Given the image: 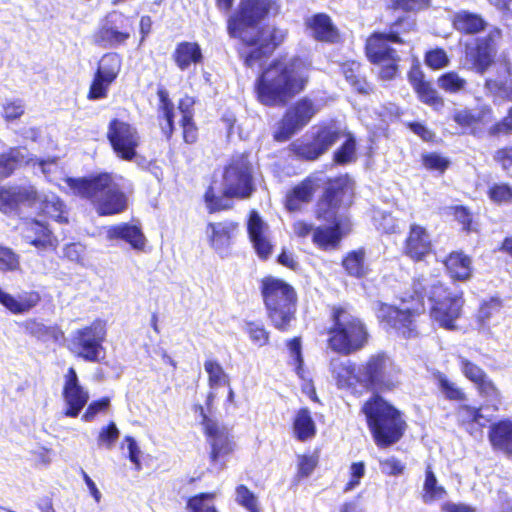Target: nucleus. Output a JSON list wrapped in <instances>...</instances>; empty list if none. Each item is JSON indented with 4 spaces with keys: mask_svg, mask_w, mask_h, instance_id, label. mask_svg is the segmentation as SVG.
<instances>
[{
    "mask_svg": "<svg viewBox=\"0 0 512 512\" xmlns=\"http://www.w3.org/2000/svg\"><path fill=\"white\" fill-rule=\"evenodd\" d=\"M63 399L66 404L64 415L75 418L89 400V392L80 385L76 370L70 367L64 375Z\"/></svg>",
    "mask_w": 512,
    "mask_h": 512,
    "instance_id": "obj_20",
    "label": "nucleus"
},
{
    "mask_svg": "<svg viewBox=\"0 0 512 512\" xmlns=\"http://www.w3.org/2000/svg\"><path fill=\"white\" fill-rule=\"evenodd\" d=\"M247 229L258 256L263 259L268 258L272 250L267 236L268 226L256 211L250 213Z\"/></svg>",
    "mask_w": 512,
    "mask_h": 512,
    "instance_id": "obj_26",
    "label": "nucleus"
},
{
    "mask_svg": "<svg viewBox=\"0 0 512 512\" xmlns=\"http://www.w3.org/2000/svg\"><path fill=\"white\" fill-rule=\"evenodd\" d=\"M332 319L333 326L329 329L328 345L333 351L349 355L364 347L368 333L359 318L344 308L335 307Z\"/></svg>",
    "mask_w": 512,
    "mask_h": 512,
    "instance_id": "obj_7",
    "label": "nucleus"
},
{
    "mask_svg": "<svg viewBox=\"0 0 512 512\" xmlns=\"http://www.w3.org/2000/svg\"><path fill=\"white\" fill-rule=\"evenodd\" d=\"M340 136L341 131L338 128L324 127L317 132L311 142L293 144V151L301 158L315 160L335 144Z\"/></svg>",
    "mask_w": 512,
    "mask_h": 512,
    "instance_id": "obj_21",
    "label": "nucleus"
},
{
    "mask_svg": "<svg viewBox=\"0 0 512 512\" xmlns=\"http://www.w3.org/2000/svg\"><path fill=\"white\" fill-rule=\"evenodd\" d=\"M3 117L6 121L20 118L25 112V105L21 99H6L3 104Z\"/></svg>",
    "mask_w": 512,
    "mask_h": 512,
    "instance_id": "obj_56",
    "label": "nucleus"
},
{
    "mask_svg": "<svg viewBox=\"0 0 512 512\" xmlns=\"http://www.w3.org/2000/svg\"><path fill=\"white\" fill-rule=\"evenodd\" d=\"M20 270V257L10 248L0 246V271L13 272Z\"/></svg>",
    "mask_w": 512,
    "mask_h": 512,
    "instance_id": "obj_55",
    "label": "nucleus"
},
{
    "mask_svg": "<svg viewBox=\"0 0 512 512\" xmlns=\"http://www.w3.org/2000/svg\"><path fill=\"white\" fill-rule=\"evenodd\" d=\"M313 36L321 41L333 42L337 38V31L330 18L324 14L315 15L309 22Z\"/></svg>",
    "mask_w": 512,
    "mask_h": 512,
    "instance_id": "obj_43",
    "label": "nucleus"
},
{
    "mask_svg": "<svg viewBox=\"0 0 512 512\" xmlns=\"http://www.w3.org/2000/svg\"><path fill=\"white\" fill-rule=\"evenodd\" d=\"M444 264L453 279L467 280L471 276V259L461 252L451 253Z\"/></svg>",
    "mask_w": 512,
    "mask_h": 512,
    "instance_id": "obj_36",
    "label": "nucleus"
},
{
    "mask_svg": "<svg viewBox=\"0 0 512 512\" xmlns=\"http://www.w3.org/2000/svg\"><path fill=\"white\" fill-rule=\"evenodd\" d=\"M308 65L301 59L273 61L256 82L259 101L266 106L285 105L308 81Z\"/></svg>",
    "mask_w": 512,
    "mask_h": 512,
    "instance_id": "obj_2",
    "label": "nucleus"
},
{
    "mask_svg": "<svg viewBox=\"0 0 512 512\" xmlns=\"http://www.w3.org/2000/svg\"><path fill=\"white\" fill-rule=\"evenodd\" d=\"M316 191V184L311 178H307L295 186L286 196L285 206L291 211H299L302 205L309 203Z\"/></svg>",
    "mask_w": 512,
    "mask_h": 512,
    "instance_id": "obj_33",
    "label": "nucleus"
},
{
    "mask_svg": "<svg viewBox=\"0 0 512 512\" xmlns=\"http://www.w3.org/2000/svg\"><path fill=\"white\" fill-rule=\"evenodd\" d=\"M252 168L247 157L239 156L225 168L222 193L225 198L247 199L254 192Z\"/></svg>",
    "mask_w": 512,
    "mask_h": 512,
    "instance_id": "obj_11",
    "label": "nucleus"
},
{
    "mask_svg": "<svg viewBox=\"0 0 512 512\" xmlns=\"http://www.w3.org/2000/svg\"><path fill=\"white\" fill-rule=\"evenodd\" d=\"M453 25L461 33L476 34L486 28L487 22L477 13L461 10L454 14Z\"/></svg>",
    "mask_w": 512,
    "mask_h": 512,
    "instance_id": "obj_34",
    "label": "nucleus"
},
{
    "mask_svg": "<svg viewBox=\"0 0 512 512\" xmlns=\"http://www.w3.org/2000/svg\"><path fill=\"white\" fill-rule=\"evenodd\" d=\"M23 327L25 332L44 342H56L62 337V332L57 327L47 326L34 319L26 320Z\"/></svg>",
    "mask_w": 512,
    "mask_h": 512,
    "instance_id": "obj_42",
    "label": "nucleus"
},
{
    "mask_svg": "<svg viewBox=\"0 0 512 512\" xmlns=\"http://www.w3.org/2000/svg\"><path fill=\"white\" fill-rule=\"evenodd\" d=\"M489 439L493 447L507 453H512V421L503 420L492 425Z\"/></svg>",
    "mask_w": 512,
    "mask_h": 512,
    "instance_id": "obj_35",
    "label": "nucleus"
},
{
    "mask_svg": "<svg viewBox=\"0 0 512 512\" xmlns=\"http://www.w3.org/2000/svg\"><path fill=\"white\" fill-rule=\"evenodd\" d=\"M121 70V58L115 53H107L98 63L95 75L113 83Z\"/></svg>",
    "mask_w": 512,
    "mask_h": 512,
    "instance_id": "obj_44",
    "label": "nucleus"
},
{
    "mask_svg": "<svg viewBox=\"0 0 512 512\" xmlns=\"http://www.w3.org/2000/svg\"><path fill=\"white\" fill-rule=\"evenodd\" d=\"M431 238L426 229L413 224L406 239L405 253L414 260H421L431 251Z\"/></svg>",
    "mask_w": 512,
    "mask_h": 512,
    "instance_id": "obj_28",
    "label": "nucleus"
},
{
    "mask_svg": "<svg viewBox=\"0 0 512 512\" xmlns=\"http://www.w3.org/2000/svg\"><path fill=\"white\" fill-rule=\"evenodd\" d=\"M495 79L489 78L485 82V90L494 102L512 101V64L501 63ZM489 134L493 136L512 134V107L501 121L489 128Z\"/></svg>",
    "mask_w": 512,
    "mask_h": 512,
    "instance_id": "obj_10",
    "label": "nucleus"
},
{
    "mask_svg": "<svg viewBox=\"0 0 512 512\" xmlns=\"http://www.w3.org/2000/svg\"><path fill=\"white\" fill-rule=\"evenodd\" d=\"M500 38L501 31L493 28L486 36L479 37L473 44L466 46V58L478 73L486 72L494 62Z\"/></svg>",
    "mask_w": 512,
    "mask_h": 512,
    "instance_id": "obj_18",
    "label": "nucleus"
},
{
    "mask_svg": "<svg viewBox=\"0 0 512 512\" xmlns=\"http://www.w3.org/2000/svg\"><path fill=\"white\" fill-rule=\"evenodd\" d=\"M20 205L29 206L56 222L67 223V210L54 193L39 194L33 186L0 188V211L16 213Z\"/></svg>",
    "mask_w": 512,
    "mask_h": 512,
    "instance_id": "obj_4",
    "label": "nucleus"
},
{
    "mask_svg": "<svg viewBox=\"0 0 512 512\" xmlns=\"http://www.w3.org/2000/svg\"><path fill=\"white\" fill-rule=\"evenodd\" d=\"M456 416L458 423L472 436L482 435V429L491 421V417L483 413V407L460 405Z\"/></svg>",
    "mask_w": 512,
    "mask_h": 512,
    "instance_id": "obj_27",
    "label": "nucleus"
},
{
    "mask_svg": "<svg viewBox=\"0 0 512 512\" xmlns=\"http://www.w3.org/2000/svg\"><path fill=\"white\" fill-rule=\"evenodd\" d=\"M158 97L160 100L159 106V117L162 119L160 122L161 129L163 133L169 138L172 135L174 126V117L176 115V111L172 102L169 99L168 92L166 90H159Z\"/></svg>",
    "mask_w": 512,
    "mask_h": 512,
    "instance_id": "obj_40",
    "label": "nucleus"
},
{
    "mask_svg": "<svg viewBox=\"0 0 512 512\" xmlns=\"http://www.w3.org/2000/svg\"><path fill=\"white\" fill-rule=\"evenodd\" d=\"M318 464V457L314 454H304L297 456V473L296 478L301 480L309 477Z\"/></svg>",
    "mask_w": 512,
    "mask_h": 512,
    "instance_id": "obj_53",
    "label": "nucleus"
},
{
    "mask_svg": "<svg viewBox=\"0 0 512 512\" xmlns=\"http://www.w3.org/2000/svg\"><path fill=\"white\" fill-rule=\"evenodd\" d=\"M261 291L272 324L278 330H287L296 312L293 287L281 279L266 277L261 282Z\"/></svg>",
    "mask_w": 512,
    "mask_h": 512,
    "instance_id": "obj_6",
    "label": "nucleus"
},
{
    "mask_svg": "<svg viewBox=\"0 0 512 512\" xmlns=\"http://www.w3.org/2000/svg\"><path fill=\"white\" fill-rule=\"evenodd\" d=\"M459 367L464 374V376L469 379L471 382H473L475 385L480 383L483 379H485L487 376L485 372L476 364L469 361L467 358L459 355L457 357Z\"/></svg>",
    "mask_w": 512,
    "mask_h": 512,
    "instance_id": "obj_50",
    "label": "nucleus"
},
{
    "mask_svg": "<svg viewBox=\"0 0 512 512\" xmlns=\"http://www.w3.org/2000/svg\"><path fill=\"white\" fill-rule=\"evenodd\" d=\"M272 4V0H242L239 12L228 21L229 35L251 42V31L268 14Z\"/></svg>",
    "mask_w": 512,
    "mask_h": 512,
    "instance_id": "obj_9",
    "label": "nucleus"
},
{
    "mask_svg": "<svg viewBox=\"0 0 512 512\" xmlns=\"http://www.w3.org/2000/svg\"><path fill=\"white\" fill-rule=\"evenodd\" d=\"M106 333V323L97 319L72 331L67 339V348L76 357L88 362H98L103 352Z\"/></svg>",
    "mask_w": 512,
    "mask_h": 512,
    "instance_id": "obj_8",
    "label": "nucleus"
},
{
    "mask_svg": "<svg viewBox=\"0 0 512 512\" xmlns=\"http://www.w3.org/2000/svg\"><path fill=\"white\" fill-rule=\"evenodd\" d=\"M112 83L94 75L93 81L88 91V99L100 100L107 97L109 87Z\"/></svg>",
    "mask_w": 512,
    "mask_h": 512,
    "instance_id": "obj_59",
    "label": "nucleus"
},
{
    "mask_svg": "<svg viewBox=\"0 0 512 512\" xmlns=\"http://www.w3.org/2000/svg\"><path fill=\"white\" fill-rule=\"evenodd\" d=\"M204 369L208 374V383L211 389L229 386V377L219 362L208 359L204 362Z\"/></svg>",
    "mask_w": 512,
    "mask_h": 512,
    "instance_id": "obj_45",
    "label": "nucleus"
},
{
    "mask_svg": "<svg viewBox=\"0 0 512 512\" xmlns=\"http://www.w3.org/2000/svg\"><path fill=\"white\" fill-rule=\"evenodd\" d=\"M437 381L442 393H444L448 399H465V393L454 382H451L444 374H439L437 376Z\"/></svg>",
    "mask_w": 512,
    "mask_h": 512,
    "instance_id": "obj_57",
    "label": "nucleus"
},
{
    "mask_svg": "<svg viewBox=\"0 0 512 512\" xmlns=\"http://www.w3.org/2000/svg\"><path fill=\"white\" fill-rule=\"evenodd\" d=\"M362 411L377 446L388 447L400 440L406 428L400 411L379 396L367 401Z\"/></svg>",
    "mask_w": 512,
    "mask_h": 512,
    "instance_id": "obj_5",
    "label": "nucleus"
},
{
    "mask_svg": "<svg viewBox=\"0 0 512 512\" xmlns=\"http://www.w3.org/2000/svg\"><path fill=\"white\" fill-rule=\"evenodd\" d=\"M217 493H200L188 501V507L192 512H217L214 499Z\"/></svg>",
    "mask_w": 512,
    "mask_h": 512,
    "instance_id": "obj_48",
    "label": "nucleus"
},
{
    "mask_svg": "<svg viewBox=\"0 0 512 512\" xmlns=\"http://www.w3.org/2000/svg\"><path fill=\"white\" fill-rule=\"evenodd\" d=\"M252 41L243 42L249 51L243 52L245 64L248 67L261 65L263 58L268 57L274 49L280 45L286 38V30L276 27H264L262 29L255 28L251 31Z\"/></svg>",
    "mask_w": 512,
    "mask_h": 512,
    "instance_id": "obj_15",
    "label": "nucleus"
},
{
    "mask_svg": "<svg viewBox=\"0 0 512 512\" xmlns=\"http://www.w3.org/2000/svg\"><path fill=\"white\" fill-rule=\"evenodd\" d=\"M31 162L34 160L29 158L27 150L22 148L12 149L9 153L0 155V179L9 176L18 165Z\"/></svg>",
    "mask_w": 512,
    "mask_h": 512,
    "instance_id": "obj_39",
    "label": "nucleus"
},
{
    "mask_svg": "<svg viewBox=\"0 0 512 512\" xmlns=\"http://www.w3.org/2000/svg\"><path fill=\"white\" fill-rule=\"evenodd\" d=\"M415 91L419 99L423 103L430 105L437 110L443 107V99L438 95L437 91L433 89L428 82L418 87Z\"/></svg>",
    "mask_w": 512,
    "mask_h": 512,
    "instance_id": "obj_51",
    "label": "nucleus"
},
{
    "mask_svg": "<svg viewBox=\"0 0 512 512\" xmlns=\"http://www.w3.org/2000/svg\"><path fill=\"white\" fill-rule=\"evenodd\" d=\"M362 368V383L365 389L390 390L399 382V370L385 354L379 353L371 356L366 364L362 365Z\"/></svg>",
    "mask_w": 512,
    "mask_h": 512,
    "instance_id": "obj_14",
    "label": "nucleus"
},
{
    "mask_svg": "<svg viewBox=\"0 0 512 512\" xmlns=\"http://www.w3.org/2000/svg\"><path fill=\"white\" fill-rule=\"evenodd\" d=\"M40 300V294L36 291H24L15 297L0 287V303L13 314L29 312Z\"/></svg>",
    "mask_w": 512,
    "mask_h": 512,
    "instance_id": "obj_29",
    "label": "nucleus"
},
{
    "mask_svg": "<svg viewBox=\"0 0 512 512\" xmlns=\"http://www.w3.org/2000/svg\"><path fill=\"white\" fill-rule=\"evenodd\" d=\"M397 33H374L366 43V54L369 60L382 66L380 76L383 79H392L397 73L399 56L390 44L400 43Z\"/></svg>",
    "mask_w": 512,
    "mask_h": 512,
    "instance_id": "obj_12",
    "label": "nucleus"
},
{
    "mask_svg": "<svg viewBox=\"0 0 512 512\" xmlns=\"http://www.w3.org/2000/svg\"><path fill=\"white\" fill-rule=\"evenodd\" d=\"M381 472L390 475L398 476L403 473L405 465L395 457H389L379 461Z\"/></svg>",
    "mask_w": 512,
    "mask_h": 512,
    "instance_id": "obj_64",
    "label": "nucleus"
},
{
    "mask_svg": "<svg viewBox=\"0 0 512 512\" xmlns=\"http://www.w3.org/2000/svg\"><path fill=\"white\" fill-rule=\"evenodd\" d=\"M120 432L114 422H111L106 427H103L98 436L99 445H104L106 448L111 449L117 439L119 438Z\"/></svg>",
    "mask_w": 512,
    "mask_h": 512,
    "instance_id": "obj_60",
    "label": "nucleus"
},
{
    "mask_svg": "<svg viewBox=\"0 0 512 512\" xmlns=\"http://www.w3.org/2000/svg\"><path fill=\"white\" fill-rule=\"evenodd\" d=\"M438 86L448 93H458L464 90L466 80L456 72H448L438 78Z\"/></svg>",
    "mask_w": 512,
    "mask_h": 512,
    "instance_id": "obj_49",
    "label": "nucleus"
},
{
    "mask_svg": "<svg viewBox=\"0 0 512 512\" xmlns=\"http://www.w3.org/2000/svg\"><path fill=\"white\" fill-rule=\"evenodd\" d=\"M343 266L349 275L354 277H363L367 273L365 266V252L360 249L353 251L343 260Z\"/></svg>",
    "mask_w": 512,
    "mask_h": 512,
    "instance_id": "obj_47",
    "label": "nucleus"
},
{
    "mask_svg": "<svg viewBox=\"0 0 512 512\" xmlns=\"http://www.w3.org/2000/svg\"><path fill=\"white\" fill-rule=\"evenodd\" d=\"M26 242L40 250H54L57 247V238L50 229L40 221L31 220L25 223L22 230Z\"/></svg>",
    "mask_w": 512,
    "mask_h": 512,
    "instance_id": "obj_25",
    "label": "nucleus"
},
{
    "mask_svg": "<svg viewBox=\"0 0 512 512\" xmlns=\"http://www.w3.org/2000/svg\"><path fill=\"white\" fill-rule=\"evenodd\" d=\"M107 138L119 158L126 161L134 159L140 144V136L135 127L125 121L113 119L108 126Z\"/></svg>",
    "mask_w": 512,
    "mask_h": 512,
    "instance_id": "obj_16",
    "label": "nucleus"
},
{
    "mask_svg": "<svg viewBox=\"0 0 512 512\" xmlns=\"http://www.w3.org/2000/svg\"><path fill=\"white\" fill-rule=\"evenodd\" d=\"M347 230L348 225L340 228L335 224L333 227H318L314 230L313 242L320 248H333L339 243L343 233Z\"/></svg>",
    "mask_w": 512,
    "mask_h": 512,
    "instance_id": "obj_38",
    "label": "nucleus"
},
{
    "mask_svg": "<svg viewBox=\"0 0 512 512\" xmlns=\"http://www.w3.org/2000/svg\"><path fill=\"white\" fill-rule=\"evenodd\" d=\"M489 197L496 203H506L512 200V187L506 184H495L489 190Z\"/></svg>",
    "mask_w": 512,
    "mask_h": 512,
    "instance_id": "obj_63",
    "label": "nucleus"
},
{
    "mask_svg": "<svg viewBox=\"0 0 512 512\" xmlns=\"http://www.w3.org/2000/svg\"><path fill=\"white\" fill-rule=\"evenodd\" d=\"M202 417L201 424L207 441L211 446L210 458L213 463H217L220 459L225 458L234 450V442L229 434V430L218 423V421L208 417L201 405L195 407Z\"/></svg>",
    "mask_w": 512,
    "mask_h": 512,
    "instance_id": "obj_17",
    "label": "nucleus"
},
{
    "mask_svg": "<svg viewBox=\"0 0 512 512\" xmlns=\"http://www.w3.org/2000/svg\"><path fill=\"white\" fill-rule=\"evenodd\" d=\"M106 237L109 240H123L136 250H143L146 245V238L141 229L128 223L109 226L106 230Z\"/></svg>",
    "mask_w": 512,
    "mask_h": 512,
    "instance_id": "obj_30",
    "label": "nucleus"
},
{
    "mask_svg": "<svg viewBox=\"0 0 512 512\" xmlns=\"http://www.w3.org/2000/svg\"><path fill=\"white\" fill-rule=\"evenodd\" d=\"M66 183L75 195L91 200L100 215H113L126 209L127 198L116 177L109 173L88 178H67Z\"/></svg>",
    "mask_w": 512,
    "mask_h": 512,
    "instance_id": "obj_3",
    "label": "nucleus"
},
{
    "mask_svg": "<svg viewBox=\"0 0 512 512\" xmlns=\"http://www.w3.org/2000/svg\"><path fill=\"white\" fill-rule=\"evenodd\" d=\"M351 193L349 180L340 179L332 183L317 204V217L332 222L338 228L344 227L346 223L341 207L350 203Z\"/></svg>",
    "mask_w": 512,
    "mask_h": 512,
    "instance_id": "obj_13",
    "label": "nucleus"
},
{
    "mask_svg": "<svg viewBox=\"0 0 512 512\" xmlns=\"http://www.w3.org/2000/svg\"><path fill=\"white\" fill-rule=\"evenodd\" d=\"M236 502L249 512H260L257 497L244 485L236 488Z\"/></svg>",
    "mask_w": 512,
    "mask_h": 512,
    "instance_id": "obj_52",
    "label": "nucleus"
},
{
    "mask_svg": "<svg viewBox=\"0 0 512 512\" xmlns=\"http://www.w3.org/2000/svg\"><path fill=\"white\" fill-rule=\"evenodd\" d=\"M360 64L357 62L345 63L342 66L343 74L351 86L359 93L367 94L370 91L369 84L360 76Z\"/></svg>",
    "mask_w": 512,
    "mask_h": 512,
    "instance_id": "obj_46",
    "label": "nucleus"
},
{
    "mask_svg": "<svg viewBox=\"0 0 512 512\" xmlns=\"http://www.w3.org/2000/svg\"><path fill=\"white\" fill-rule=\"evenodd\" d=\"M245 331L251 341L259 347L265 346L269 341V334L261 324L253 322L247 323Z\"/></svg>",
    "mask_w": 512,
    "mask_h": 512,
    "instance_id": "obj_58",
    "label": "nucleus"
},
{
    "mask_svg": "<svg viewBox=\"0 0 512 512\" xmlns=\"http://www.w3.org/2000/svg\"><path fill=\"white\" fill-rule=\"evenodd\" d=\"M335 161L346 164L355 159V140L349 136L345 143L334 153Z\"/></svg>",
    "mask_w": 512,
    "mask_h": 512,
    "instance_id": "obj_61",
    "label": "nucleus"
},
{
    "mask_svg": "<svg viewBox=\"0 0 512 512\" xmlns=\"http://www.w3.org/2000/svg\"><path fill=\"white\" fill-rule=\"evenodd\" d=\"M453 121L462 129L463 133L476 134L493 119V111L489 105H481L476 109H455L452 114Z\"/></svg>",
    "mask_w": 512,
    "mask_h": 512,
    "instance_id": "obj_23",
    "label": "nucleus"
},
{
    "mask_svg": "<svg viewBox=\"0 0 512 512\" xmlns=\"http://www.w3.org/2000/svg\"><path fill=\"white\" fill-rule=\"evenodd\" d=\"M350 479L344 487V492L354 490L359 486L360 480L365 475V464L363 462H354L349 468Z\"/></svg>",
    "mask_w": 512,
    "mask_h": 512,
    "instance_id": "obj_62",
    "label": "nucleus"
},
{
    "mask_svg": "<svg viewBox=\"0 0 512 512\" xmlns=\"http://www.w3.org/2000/svg\"><path fill=\"white\" fill-rule=\"evenodd\" d=\"M237 230V224L232 221L210 222L206 226L205 234L208 243L218 254L227 253L234 234Z\"/></svg>",
    "mask_w": 512,
    "mask_h": 512,
    "instance_id": "obj_24",
    "label": "nucleus"
},
{
    "mask_svg": "<svg viewBox=\"0 0 512 512\" xmlns=\"http://www.w3.org/2000/svg\"><path fill=\"white\" fill-rule=\"evenodd\" d=\"M130 33L118 30L112 20H107L94 34L93 42L102 48H113L129 39Z\"/></svg>",
    "mask_w": 512,
    "mask_h": 512,
    "instance_id": "obj_32",
    "label": "nucleus"
},
{
    "mask_svg": "<svg viewBox=\"0 0 512 512\" xmlns=\"http://www.w3.org/2000/svg\"><path fill=\"white\" fill-rule=\"evenodd\" d=\"M480 395L484 397L495 410L498 409L497 405L500 403V392L494 385V383L486 377L480 383L476 385Z\"/></svg>",
    "mask_w": 512,
    "mask_h": 512,
    "instance_id": "obj_54",
    "label": "nucleus"
},
{
    "mask_svg": "<svg viewBox=\"0 0 512 512\" xmlns=\"http://www.w3.org/2000/svg\"><path fill=\"white\" fill-rule=\"evenodd\" d=\"M329 369L338 388L351 392H355L357 387L364 388L363 368L351 360L333 358L330 361Z\"/></svg>",
    "mask_w": 512,
    "mask_h": 512,
    "instance_id": "obj_22",
    "label": "nucleus"
},
{
    "mask_svg": "<svg viewBox=\"0 0 512 512\" xmlns=\"http://www.w3.org/2000/svg\"><path fill=\"white\" fill-rule=\"evenodd\" d=\"M293 433L299 441H307L316 434V425L307 408L297 411L293 421Z\"/></svg>",
    "mask_w": 512,
    "mask_h": 512,
    "instance_id": "obj_37",
    "label": "nucleus"
},
{
    "mask_svg": "<svg viewBox=\"0 0 512 512\" xmlns=\"http://www.w3.org/2000/svg\"><path fill=\"white\" fill-rule=\"evenodd\" d=\"M446 496V490L438 484L437 478L430 465H427L425 471V480L422 490V500L425 504H431L442 500Z\"/></svg>",
    "mask_w": 512,
    "mask_h": 512,
    "instance_id": "obj_41",
    "label": "nucleus"
},
{
    "mask_svg": "<svg viewBox=\"0 0 512 512\" xmlns=\"http://www.w3.org/2000/svg\"><path fill=\"white\" fill-rule=\"evenodd\" d=\"M413 290L416 298L411 296L410 306L407 305L406 300H403L399 308L381 303L377 310L380 321L405 338L415 336L417 334L416 317L423 310V300L427 297L432 303L430 312L432 319L445 329L455 328V321L460 317L463 306L461 294L450 292L439 281L425 277L414 281Z\"/></svg>",
    "mask_w": 512,
    "mask_h": 512,
    "instance_id": "obj_1",
    "label": "nucleus"
},
{
    "mask_svg": "<svg viewBox=\"0 0 512 512\" xmlns=\"http://www.w3.org/2000/svg\"><path fill=\"white\" fill-rule=\"evenodd\" d=\"M172 58L181 71H186L192 65L200 63L203 56L201 48L197 43L181 42L176 46Z\"/></svg>",
    "mask_w": 512,
    "mask_h": 512,
    "instance_id": "obj_31",
    "label": "nucleus"
},
{
    "mask_svg": "<svg viewBox=\"0 0 512 512\" xmlns=\"http://www.w3.org/2000/svg\"><path fill=\"white\" fill-rule=\"evenodd\" d=\"M317 112L318 108L311 100L307 98L299 100L286 112L275 138L279 141L287 140L303 128Z\"/></svg>",
    "mask_w": 512,
    "mask_h": 512,
    "instance_id": "obj_19",
    "label": "nucleus"
}]
</instances>
